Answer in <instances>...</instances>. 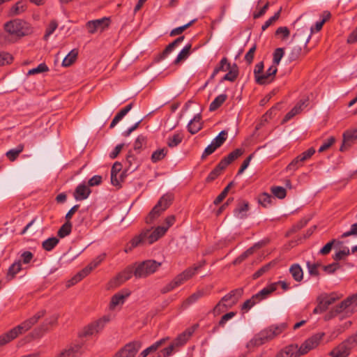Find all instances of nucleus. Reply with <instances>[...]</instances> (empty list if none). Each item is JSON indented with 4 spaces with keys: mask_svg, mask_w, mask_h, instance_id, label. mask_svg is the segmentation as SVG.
Returning <instances> with one entry per match:
<instances>
[{
    "mask_svg": "<svg viewBox=\"0 0 357 357\" xmlns=\"http://www.w3.org/2000/svg\"><path fill=\"white\" fill-rule=\"evenodd\" d=\"M271 192L278 199H282L287 195V191L284 188L281 186H273L271 188Z\"/></svg>",
    "mask_w": 357,
    "mask_h": 357,
    "instance_id": "obj_53",
    "label": "nucleus"
},
{
    "mask_svg": "<svg viewBox=\"0 0 357 357\" xmlns=\"http://www.w3.org/2000/svg\"><path fill=\"white\" fill-rule=\"evenodd\" d=\"M46 314L45 310H41L37 312L33 316L26 319L20 325L10 329L7 333L0 335V346L5 345L13 340L15 339L19 335L22 334L29 331L34 326L40 319L43 317Z\"/></svg>",
    "mask_w": 357,
    "mask_h": 357,
    "instance_id": "obj_1",
    "label": "nucleus"
},
{
    "mask_svg": "<svg viewBox=\"0 0 357 357\" xmlns=\"http://www.w3.org/2000/svg\"><path fill=\"white\" fill-rule=\"evenodd\" d=\"M130 295V291L128 289H123L120 292L115 294L111 298L110 307H115L119 304H123L125 299Z\"/></svg>",
    "mask_w": 357,
    "mask_h": 357,
    "instance_id": "obj_23",
    "label": "nucleus"
},
{
    "mask_svg": "<svg viewBox=\"0 0 357 357\" xmlns=\"http://www.w3.org/2000/svg\"><path fill=\"white\" fill-rule=\"evenodd\" d=\"M227 308H230L228 306V304L222 302V299L216 304V305L213 309V313L215 316L219 315L220 313L224 312Z\"/></svg>",
    "mask_w": 357,
    "mask_h": 357,
    "instance_id": "obj_55",
    "label": "nucleus"
},
{
    "mask_svg": "<svg viewBox=\"0 0 357 357\" xmlns=\"http://www.w3.org/2000/svg\"><path fill=\"white\" fill-rule=\"evenodd\" d=\"M13 59V58L12 55L9 53L5 52H0V66L10 63Z\"/></svg>",
    "mask_w": 357,
    "mask_h": 357,
    "instance_id": "obj_59",
    "label": "nucleus"
},
{
    "mask_svg": "<svg viewBox=\"0 0 357 357\" xmlns=\"http://www.w3.org/2000/svg\"><path fill=\"white\" fill-rule=\"evenodd\" d=\"M324 335V333H318L307 339L299 347L298 344H296L295 350L298 354L297 356H303L315 349L319 344Z\"/></svg>",
    "mask_w": 357,
    "mask_h": 357,
    "instance_id": "obj_7",
    "label": "nucleus"
},
{
    "mask_svg": "<svg viewBox=\"0 0 357 357\" xmlns=\"http://www.w3.org/2000/svg\"><path fill=\"white\" fill-rule=\"evenodd\" d=\"M306 266L307 268L308 273L311 276L317 278L319 276V271L315 264H312V262H311L310 261H306Z\"/></svg>",
    "mask_w": 357,
    "mask_h": 357,
    "instance_id": "obj_62",
    "label": "nucleus"
},
{
    "mask_svg": "<svg viewBox=\"0 0 357 357\" xmlns=\"http://www.w3.org/2000/svg\"><path fill=\"white\" fill-rule=\"evenodd\" d=\"M349 307H352V310H357V293L354 294L337 305L330 313L326 316L327 319H331L336 314L341 313L344 310Z\"/></svg>",
    "mask_w": 357,
    "mask_h": 357,
    "instance_id": "obj_10",
    "label": "nucleus"
},
{
    "mask_svg": "<svg viewBox=\"0 0 357 357\" xmlns=\"http://www.w3.org/2000/svg\"><path fill=\"white\" fill-rule=\"evenodd\" d=\"M78 52L77 49L72 50L63 59L62 66L63 67H69L73 64L77 59Z\"/></svg>",
    "mask_w": 357,
    "mask_h": 357,
    "instance_id": "obj_33",
    "label": "nucleus"
},
{
    "mask_svg": "<svg viewBox=\"0 0 357 357\" xmlns=\"http://www.w3.org/2000/svg\"><path fill=\"white\" fill-rule=\"evenodd\" d=\"M351 349L344 340L331 352V356L332 357H347Z\"/></svg>",
    "mask_w": 357,
    "mask_h": 357,
    "instance_id": "obj_19",
    "label": "nucleus"
},
{
    "mask_svg": "<svg viewBox=\"0 0 357 357\" xmlns=\"http://www.w3.org/2000/svg\"><path fill=\"white\" fill-rule=\"evenodd\" d=\"M165 342V338H162L155 343H153L150 347H147L144 350H143L139 355L138 357H146L149 354L152 352L158 350Z\"/></svg>",
    "mask_w": 357,
    "mask_h": 357,
    "instance_id": "obj_32",
    "label": "nucleus"
},
{
    "mask_svg": "<svg viewBox=\"0 0 357 357\" xmlns=\"http://www.w3.org/2000/svg\"><path fill=\"white\" fill-rule=\"evenodd\" d=\"M109 18L102 17L101 19L89 21L86 24V27L89 33L93 34L98 30L103 31L107 28L109 25Z\"/></svg>",
    "mask_w": 357,
    "mask_h": 357,
    "instance_id": "obj_15",
    "label": "nucleus"
},
{
    "mask_svg": "<svg viewBox=\"0 0 357 357\" xmlns=\"http://www.w3.org/2000/svg\"><path fill=\"white\" fill-rule=\"evenodd\" d=\"M4 30L10 35L21 38L31 34L32 27L29 23L23 20L14 19L4 24Z\"/></svg>",
    "mask_w": 357,
    "mask_h": 357,
    "instance_id": "obj_3",
    "label": "nucleus"
},
{
    "mask_svg": "<svg viewBox=\"0 0 357 357\" xmlns=\"http://www.w3.org/2000/svg\"><path fill=\"white\" fill-rule=\"evenodd\" d=\"M183 139V135L181 132L174 133L172 136H169L167 139V146L170 148L177 146L181 143Z\"/></svg>",
    "mask_w": 357,
    "mask_h": 357,
    "instance_id": "obj_39",
    "label": "nucleus"
},
{
    "mask_svg": "<svg viewBox=\"0 0 357 357\" xmlns=\"http://www.w3.org/2000/svg\"><path fill=\"white\" fill-rule=\"evenodd\" d=\"M284 54V50L282 47L276 48L273 54V65L277 67Z\"/></svg>",
    "mask_w": 357,
    "mask_h": 357,
    "instance_id": "obj_51",
    "label": "nucleus"
},
{
    "mask_svg": "<svg viewBox=\"0 0 357 357\" xmlns=\"http://www.w3.org/2000/svg\"><path fill=\"white\" fill-rule=\"evenodd\" d=\"M49 68L47 66L45 63H40L36 68L29 70L28 74L34 75L36 73L47 72Z\"/></svg>",
    "mask_w": 357,
    "mask_h": 357,
    "instance_id": "obj_63",
    "label": "nucleus"
},
{
    "mask_svg": "<svg viewBox=\"0 0 357 357\" xmlns=\"http://www.w3.org/2000/svg\"><path fill=\"white\" fill-rule=\"evenodd\" d=\"M190 271H183L180 274L177 275L170 282L164 286L161 289L160 292L162 294H167L175 288L181 286L185 281L190 279Z\"/></svg>",
    "mask_w": 357,
    "mask_h": 357,
    "instance_id": "obj_12",
    "label": "nucleus"
},
{
    "mask_svg": "<svg viewBox=\"0 0 357 357\" xmlns=\"http://www.w3.org/2000/svg\"><path fill=\"white\" fill-rule=\"evenodd\" d=\"M22 270V264L20 261L14 262L8 268L6 278L8 280H13L17 273Z\"/></svg>",
    "mask_w": 357,
    "mask_h": 357,
    "instance_id": "obj_35",
    "label": "nucleus"
},
{
    "mask_svg": "<svg viewBox=\"0 0 357 357\" xmlns=\"http://www.w3.org/2000/svg\"><path fill=\"white\" fill-rule=\"evenodd\" d=\"M336 298L330 295L320 296L317 298L318 304L313 310L314 314H320L325 312L329 305L335 301Z\"/></svg>",
    "mask_w": 357,
    "mask_h": 357,
    "instance_id": "obj_16",
    "label": "nucleus"
},
{
    "mask_svg": "<svg viewBox=\"0 0 357 357\" xmlns=\"http://www.w3.org/2000/svg\"><path fill=\"white\" fill-rule=\"evenodd\" d=\"M58 317L59 316L57 314H54L45 319L40 326L32 331L31 333V337L33 339H38L43 337V335L48 332L52 327L57 325Z\"/></svg>",
    "mask_w": 357,
    "mask_h": 357,
    "instance_id": "obj_9",
    "label": "nucleus"
},
{
    "mask_svg": "<svg viewBox=\"0 0 357 357\" xmlns=\"http://www.w3.org/2000/svg\"><path fill=\"white\" fill-rule=\"evenodd\" d=\"M26 9V1H19L15 5L12 6L10 8V15H17L23 12H24Z\"/></svg>",
    "mask_w": 357,
    "mask_h": 357,
    "instance_id": "obj_38",
    "label": "nucleus"
},
{
    "mask_svg": "<svg viewBox=\"0 0 357 357\" xmlns=\"http://www.w3.org/2000/svg\"><path fill=\"white\" fill-rule=\"evenodd\" d=\"M126 163L127 165L126 171H129V173L135 172L139 166V162L137 160L136 157L132 154V151H130L126 156Z\"/></svg>",
    "mask_w": 357,
    "mask_h": 357,
    "instance_id": "obj_25",
    "label": "nucleus"
},
{
    "mask_svg": "<svg viewBox=\"0 0 357 357\" xmlns=\"http://www.w3.org/2000/svg\"><path fill=\"white\" fill-rule=\"evenodd\" d=\"M206 294V292L204 290H198L194 294H192L191 296H190L185 301V303L187 305H190L195 302H196L199 298L204 296Z\"/></svg>",
    "mask_w": 357,
    "mask_h": 357,
    "instance_id": "obj_50",
    "label": "nucleus"
},
{
    "mask_svg": "<svg viewBox=\"0 0 357 357\" xmlns=\"http://www.w3.org/2000/svg\"><path fill=\"white\" fill-rule=\"evenodd\" d=\"M273 197L268 193L264 192L259 196V203L264 207H268L272 202Z\"/></svg>",
    "mask_w": 357,
    "mask_h": 357,
    "instance_id": "obj_49",
    "label": "nucleus"
},
{
    "mask_svg": "<svg viewBox=\"0 0 357 357\" xmlns=\"http://www.w3.org/2000/svg\"><path fill=\"white\" fill-rule=\"evenodd\" d=\"M173 199L174 196L171 193L162 195L146 218V222L147 224L153 223L155 219L158 218L162 212L170 206Z\"/></svg>",
    "mask_w": 357,
    "mask_h": 357,
    "instance_id": "obj_5",
    "label": "nucleus"
},
{
    "mask_svg": "<svg viewBox=\"0 0 357 357\" xmlns=\"http://www.w3.org/2000/svg\"><path fill=\"white\" fill-rule=\"evenodd\" d=\"M281 9H280L277 13L274 14L273 16L270 17L268 20H266L264 24L261 26L262 31H265L268 27H269L274 22H275L280 15Z\"/></svg>",
    "mask_w": 357,
    "mask_h": 357,
    "instance_id": "obj_60",
    "label": "nucleus"
},
{
    "mask_svg": "<svg viewBox=\"0 0 357 357\" xmlns=\"http://www.w3.org/2000/svg\"><path fill=\"white\" fill-rule=\"evenodd\" d=\"M147 138L142 135H139L135 141L134 149L137 152H140L144 146H146Z\"/></svg>",
    "mask_w": 357,
    "mask_h": 357,
    "instance_id": "obj_47",
    "label": "nucleus"
},
{
    "mask_svg": "<svg viewBox=\"0 0 357 357\" xmlns=\"http://www.w3.org/2000/svg\"><path fill=\"white\" fill-rule=\"evenodd\" d=\"M244 153V150L243 149H236L232 152H231L225 158L231 164L233 161L236 160L238 157L242 155Z\"/></svg>",
    "mask_w": 357,
    "mask_h": 357,
    "instance_id": "obj_56",
    "label": "nucleus"
},
{
    "mask_svg": "<svg viewBox=\"0 0 357 357\" xmlns=\"http://www.w3.org/2000/svg\"><path fill=\"white\" fill-rule=\"evenodd\" d=\"M231 68V63L228 61L227 57H223L218 66L214 68L213 73L210 77V80L214 79L215 76L220 71H227Z\"/></svg>",
    "mask_w": 357,
    "mask_h": 357,
    "instance_id": "obj_26",
    "label": "nucleus"
},
{
    "mask_svg": "<svg viewBox=\"0 0 357 357\" xmlns=\"http://www.w3.org/2000/svg\"><path fill=\"white\" fill-rule=\"evenodd\" d=\"M109 320L110 319L108 316L102 317V318L84 327L79 333L78 336L79 337H85L100 332Z\"/></svg>",
    "mask_w": 357,
    "mask_h": 357,
    "instance_id": "obj_8",
    "label": "nucleus"
},
{
    "mask_svg": "<svg viewBox=\"0 0 357 357\" xmlns=\"http://www.w3.org/2000/svg\"><path fill=\"white\" fill-rule=\"evenodd\" d=\"M300 157L298 155L295 158L287 167V171H292L294 172L300 166H301L302 160H300Z\"/></svg>",
    "mask_w": 357,
    "mask_h": 357,
    "instance_id": "obj_61",
    "label": "nucleus"
},
{
    "mask_svg": "<svg viewBox=\"0 0 357 357\" xmlns=\"http://www.w3.org/2000/svg\"><path fill=\"white\" fill-rule=\"evenodd\" d=\"M167 152L168 151L165 148L157 149L151 155V161L154 163L160 161L167 155Z\"/></svg>",
    "mask_w": 357,
    "mask_h": 357,
    "instance_id": "obj_44",
    "label": "nucleus"
},
{
    "mask_svg": "<svg viewBox=\"0 0 357 357\" xmlns=\"http://www.w3.org/2000/svg\"><path fill=\"white\" fill-rule=\"evenodd\" d=\"M286 324L271 326L270 327L262 330L258 334H257L251 342L255 346H261L266 342L272 340L275 337L281 334L282 331L286 329Z\"/></svg>",
    "mask_w": 357,
    "mask_h": 357,
    "instance_id": "obj_4",
    "label": "nucleus"
},
{
    "mask_svg": "<svg viewBox=\"0 0 357 357\" xmlns=\"http://www.w3.org/2000/svg\"><path fill=\"white\" fill-rule=\"evenodd\" d=\"M135 267L133 266H127L123 271L120 272L115 278L109 282V287L116 288L128 280L134 275Z\"/></svg>",
    "mask_w": 357,
    "mask_h": 357,
    "instance_id": "obj_13",
    "label": "nucleus"
},
{
    "mask_svg": "<svg viewBox=\"0 0 357 357\" xmlns=\"http://www.w3.org/2000/svg\"><path fill=\"white\" fill-rule=\"evenodd\" d=\"M201 116L197 114L188 124V130L192 135L196 134L202 129Z\"/></svg>",
    "mask_w": 357,
    "mask_h": 357,
    "instance_id": "obj_27",
    "label": "nucleus"
},
{
    "mask_svg": "<svg viewBox=\"0 0 357 357\" xmlns=\"http://www.w3.org/2000/svg\"><path fill=\"white\" fill-rule=\"evenodd\" d=\"M73 225L70 221H66L58 230L57 235L59 238L68 236L72 231Z\"/></svg>",
    "mask_w": 357,
    "mask_h": 357,
    "instance_id": "obj_40",
    "label": "nucleus"
},
{
    "mask_svg": "<svg viewBox=\"0 0 357 357\" xmlns=\"http://www.w3.org/2000/svg\"><path fill=\"white\" fill-rule=\"evenodd\" d=\"M275 265V262L271 261L265 265H264L262 267H261L257 271H256L253 275V279H257L268 271H269Z\"/></svg>",
    "mask_w": 357,
    "mask_h": 357,
    "instance_id": "obj_45",
    "label": "nucleus"
},
{
    "mask_svg": "<svg viewBox=\"0 0 357 357\" xmlns=\"http://www.w3.org/2000/svg\"><path fill=\"white\" fill-rule=\"evenodd\" d=\"M133 107V103L130 102L126 105L124 108L121 109L114 116L116 120L119 121L131 110Z\"/></svg>",
    "mask_w": 357,
    "mask_h": 357,
    "instance_id": "obj_58",
    "label": "nucleus"
},
{
    "mask_svg": "<svg viewBox=\"0 0 357 357\" xmlns=\"http://www.w3.org/2000/svg\"><path fill=\"white\" fill-rule=\"evenodd\" d=\"M24 148V144H20L16 146V148L8 151L6 153V155L10 161L13 162L18 158L19 155L23 151Z\"/></svg>",
    "mask_w": 357,
    "mask_h": 357,
    "instance_id": "obj_34",
    "label": "nucleus"
},
{
    "mask_svg": "<svg viewBox=\"0 0 357 357\" xmlns=\"http://www.w3.org/2000/svg\"><path fill=\"white\" fill-rule=\"evenodd\" d=\"M340 268V266L337 262H333L331 264L322 266L323 270L328 274L334 273Z\"/></svg>",
    "mask_w": 357,
    "mask_h": 357,
    "instance_id": "obj_64",
    "label": "nucleus"
},
{
    "mask_svg": "<svg viewBox=\"0 0 357 357\" xmlns=\"http://www.w3.org/2000/svg\"><path fill=\"white\" fill-rule=\"evenodd\" d=\"M254 252V248H250L246 251H245L243 253H242L239 257H238L234 261V264H239L241 262H243L247 257H248L250 255H252Z\"/></svg>",
    "mask_w": 357,
    "mask_h": 357,
    "instance_id": "obj_57",
    "label": "nucleus"
},
{
    "mask_svg": "<svg viewBox=\"0 0 357 357\" xmlns=\"http://www.w3.org/2000/svg\"><path fill=\"white\" fill-rule=\"evenodd\" d=\"M165 233L166 229L162 227H156L153 231L149 229L142 230L139 235L131 239L130 249L140 245H151L164 236Z\"/></svg>",
    "mask_w": 357,
    "mask_h": 357,
    "instance_id": "obj_2",
    "label": "nucleus"
},
{
    "mask_svg": "<svg viewBox=\"0 0 357 357\" xmlns=\"http://www.w3.org/2000/svg\"><path fill=\"white\" fill-rule=\"evenodd\" d=\"M195 330V326L187 328L182 333L178 335L177 337L172 342L176 347H181L184 345L190 339Z\"/></svg>",
    "mask_w": 357,
    "mask_h": 357,
    "instance_id": "obj_20",
    "label": "nucleus"
},
{
    "mask_svg": "<svg viewBox=\"0 0 357 357\" xmlns=\"http://www.w3.org/2000/svg\"><path fill=\"white\" fill-rule=\"evenodd\" d=\"M91 192L89 186L82 183L77 186L74 192V197L77 201L84 200L88 198Z\"/></svg>",
    "mask_w": 357,
    "mask_h": 357,
    "instance_id": "obj_22",
    "label": "nucleus"
},
{
    "mask_svg": "<svg viewBox=\"0 0 357 357\" xmlns=\"http://www.w3.org/2000/svg\"><path fill=\"white\" fill-rule=\"evenodd\" d=\"M243 293V288H238L231 290L229 293L224 296L221 299L222 302H225L228 304L229 307L237 303L239 298L241 297Z\"/></svg>",
    "mask_w": 357,
    "mask_h": 357,
    "instance_id": "obj_18",
    "label": "nucleus"
},
{
    "mask_svg": "<svg viewBox=\"0 0 357 357\" xmlns=\"http://www.w3.org/2000/svg\"><path fill=\"white\" fill-rule=\"evenodd\" d=\"M160 266L161 263L155 260L144 261L135 267L134 276L136 278H146L155 273Z\"/></svg>",
    "mask_w": 357,
    "mask_h": 357,
    "instance_id": "obj_6",
    "label": "nucleus"
},
{
    "mask_svg": "<svg viewBox=\"0 0 357 357\" xmlns=\"http://www.w3.org/2000/svg\"><path fill=\"white\" fill-rule=\"evenodd\" d=\"M295 349L296 344H289L281 349L275 357H298Z\"/></svg>",
    "mask_w": 357,
    "mask_h": 357,
    "instance_id": "obj_30",
    "label": "nucleus"
},
{
    "mask_svg": "<svg viewBox=\"0 0 357 357\" xmlns=\"http://www.w3.org/2000/svg\"><path fill=\"white\" fill-rule=\"evenodd\" d=\"M83 343L71 342L66 345L54 357H80L84 354Z\"/></svg>",
    "mask_w": 357,
    "mask_h": 357,
    "instance_id": "obj_11",
    "label": "nucleus"
},
{
    "mask_svg": "<svg viewBox=\"0 0 357 357\" xmlns=\"http://www.w3.org/2000/svg\"><path fill=\"white\" fill-rule=\"evenodd\" d=\"M249 209V203L247 201H240L234 211V214L238 218H244L246 217L245 213Z\"/></svg>",
    "mask_w": 357,
    "mask_h": 357,
    "instance_id": "obj_28",
    "label": "nucleus"
},
{
    "mask_svg": "<svg viewBox=\"0 0 357 357\" xmlns=\"http://www.w3.org/2000/svg\"><path fill=\"white\" fill-rule=\"evenodd\" d=\"M196 20H192L190 22L187 23L186 24H184L183 26L176 27L174 29H172L170 32V36H175L179 34H181L185 29H187L188 27H190Z\"/></svg>",
    "mask_w": 357,
    "mask_h": 357,
    "instance_id": "obj_54",
    "label": "nucleus"
},
{
    "mask_svg": "<svg viewBox=\"0 0 357 357\" xmlns=\"http://www.w3.org/2000/svg\"><path fill=\"white\" fill-rule=\"evenodd\" d=\"M289 273L296 282H301L303 279V271L298 264H294L289 268Z\"/></svg>",
    "mask_w": 357,
    "mask_h": 357,
    "instance_id": "obj_31",
    "label": "nucleus"
},
{
    "mask_svg": "<svg viewBox=\"0 0 357 357\" xmlns=\"http://www.w3.org/2000/svg\"><path fill=\"white\" fill-rule=\"evenodd\" d=\"M59 242V240L56 237H51L43 242L42 248L46 251H51L55 248Z\"/></svg>",
    "mask_w": 357,
    "mask_h": 357,
    "instance_id": "obj_41",
    "label": "nucleus"
},
{
    "mask_svg": "<svg viewBox=\"0 0 357 357\" xmlns=\"http://www.w3.org/2000/svg\"><path fill=\"white\" fill-rule=\"evenodd\" d=\"M310 39V36H309L307 37V38L305 40V41L304 43V50H303L302 47L300 45H296L292 48L291 54H290V59L291 60H296L297 59L299 58L300 56L305 55L308 52L309 50L307 47V44L308 43Z\"/></svg>",
    "mask_w": 357,
    "mask_h": 357,
    "instance_id": "obj_24",
    "label": "nucleus"
},
{
    "mask_svg": "<svg viewBox=\"0 0 357 357\" xmlns=\"http://www.w3.org/2000/svg\"><path fill=\"white\" fill-rule=\"evenodd\" d=\"M259 303L257 296L253 295L250 298L246 300L241 306V310L247 312L251 309L255 305Z\"/></svg>",
    "mask_w": 357,
    "mask_h": 357,
    "instance_id": "obj_48",
    "label": "nucleus"
},
{
    "mask_svg": "<svg viewBox=\"0 0 357 357\" xmlns=\"http://www.w3.org/2000/svg\"><path fill=\"white\" fill-rule=\"evenodd\" d=\"M236 313L234 312H230L224 314L219 321L218 324L213 327V332L215 333V331H217L219 327H224L226 322L231 319V318H233L236 315Z\"/></svg>",
    "mask_w": 357,
    "mask_h": 357,
    "instance_id": "obj_46",
    "label": "nucleus"
},
{
    "mask_svg": "<svg viewBox=\"0 0 357 357\" xmlns=\"http://www.w3.org/2000/svg\"><path fill=\"white\" fill-rule=\"evenodd\" d=\"M227 95L225 93L218 96L209 105L210 111L218 109L227 100Z\"/></svg>",
    "mask_w": 357,
    "mask_h": 357,
    "instance_id": "obj_37",
    "label": "nucleus"
},
{
    "mask_svg": "<svg viewBox=\"0 0 357 357\" xmlns=\"http://www.w3.org/2000/svg\"><path fill=\"white\" fill-rule=\"evenodd\" d=\"M357 139V130H347L343 134V142L340 151H344L347 147L351 146L353 142Z\"/></svg>",
    "mask_w": 357,
    "mask_h": 357,
    "instance_id": "obj_21",
    "label": "nucleus"
},
{
    "mask_svg": "<svg viewBox=\"0 0 357 357\" xmlns=\"http://www.w3.org/2000/svg\"><path fill=\"white\" fill-rule=\"evenodd\" d=\"M228 73L222 78L221 82L229 81L234 82L238 75V68L236 63H234Z\"/></svg>",
    "mask_w": 357,
    "mask_h": 357,
    "instance_id": "obj_36",
    "label": "nucleus"
},
{
    "mask_svg": "<svg viewBox=\"0 0 357 357\" xmlns=\"http://www.w3.org/2000/svg\"><path fill=\"white\" fill-rule=\"evenodd\" d=\"M192 47L191 44L186 45L181 51L178 53L177 57L174 61V64H178L181 61L188 58L190 55V49Z\"/></svg>",
    "mask_w": 357,
    "mask_h": 357,
    "instance_id": "obj_43",
    "label": "nucleus"
},
{
    "mask_svg": "<svg viewBox=\"0 0 357 357\" xmlns=\"http://www.w3.org/2000/svg\"><path fill=\"white\" fill-rule=\"evenodd\" d=\"M227 132L226 130H222L218 135V136H216L213 139V142L214 143V144L216 145V146H218V148L220 147L223 144L224 142L226 141L227 139Z\"/></svg>",
    "mask_w": 357,
    "mask_h": 357,
    "instance_id": "obj_52",
    "label": "nucleus"
},
{
    "mask_svg": "<svg viewBox=\"0 0 357 357\" xmlns=\"http://www.w3.org/2000/svg\"><path fill=\"white\" fill-rule=\"evenodd\" d=\"M277 285L278 283H272L255 294L257 296L259 302L266 298L271 293L275 291L277 289Z\"/></svg>",
    "mask_w": 357,
    "mask_h": 357,
    "instance_id": "obj_29",
    "label": "nucleus"
},
{
    "mask_svg": "<svg viewBox=\"0 0 357 357\" xmlns=\"http://www.w3.org/2000/svg\"><path fill=\"white\" fill-rule=\"evenodd\" d=\"M278 72V68L275 66H271L266 73H263L261 76L257 77V84L259 85H266L271 83Z\"/></svg>",
    "mask_w": 357,
    "mask_h": 357,
    "instance_id": "obj_17",
    "label": "nucleus"
},
{
    "mask_svg": "<svg viewBox=\"0 0 357 357\" xmlns=\"http://www.w3.org/2000/svg\"><path fill=\"white\" fill-rule=\"evenodd\" d=\"M234 185V182L231 181L229 184L223 189V190L219 194V195L213 201L215 205L220 204L224 199L227 197L229 190Z\"/></svg>",
    "mask_w": 357,
    "mask_h": 357,
    "instance_id": "obj_42",
    "label": "nucleus"
},
{
    "mask_svg": "<svg viewBox=\"0 0 357 357\" xmlns=\"http://www.w3.org/2000/svg\"><path fill=\"white\" fill-rule=\"evenodd\" d=\"M142 347L139 341H133L126 344L114 357H135Z\"/></svg>",
    "mask_w": 357,
    "mask_h": 357,
    "instance_id": "obj_14",
    "label": "nucleus"
}]
</instances>
